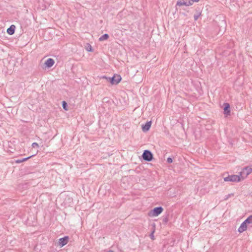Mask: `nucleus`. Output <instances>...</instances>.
<instances>
[{"mask_svg": "<svg viewBox=\"0 0 252 252\" xmlns=\"http://www.w3.org/2000/svg\"><path fill=\"white\" fill-rule=\"evenodd\" d=\"M152 125V121H148L145 124L142 125V130L143 132L148 131Z\"/></svg>", "mask_w": 252, "mask_h": 252, "instance_id": "nucleus-8", "label": "nucleus"}, {"mask_svg": "<svg viewBox=\"0 0 252 252\" xmlns=\"http://www.w3.org/2000/svg\"><path fill=\"white\" fill-rule=\"evenodd\" d=\"M167 162L168 163H171L173 162V158H171V157H168L167 158Z\"/></svg>", "mask_w": 252, "mask_h": 252, "instance_id": "nucleus-21", "label": "nucleus"}, {"mask_svg": "<svg viewBox=\"0 0 252 252\" xmlns=\"http://www.w3.org/2000/svg\"><path fill=\"white\" fill-rule=\"evenodd\" d=\"M155 232V229L153 230V231L151 232V233L150 235V237L152 240H154V233Z\"/></svg>", "mask_w": 252, "mask_h": 252, "instance_id": "nucleus-22", "label": "nucleus"}, {"mask_svg": "<svg viewBox=\"0 0 252 252\" xmlns=\"http://www.w3.org/2000/svg\"><path fill=\"white\" fill-rule=\"evenodd\" d=\"M62 107L65 110H67V104L65 101H62Z\"/></svg>", "mask_w": 252, "mask_h": 252, "instance_id": "nucleus-17", "label": "nucleus"}, {"mask_svg": "<svg viewBox=\"0 0 252 252\" xmlns=\"http://www.w3.org/2000/svg\"><path fill=\"white\" fill-rule=\"evenodd\" d=\"M108 252H114L112 250H109Z\"/></svg>", "mask_w": 252, "mask_h": 252, "instance_id": "nucleus-25", "label": "nucleus"}, {"mask_svg": "<svg viewBox=\"0 0 252 252\" xmlns=\"http://www.w3.org/2000/svg\"><path fill=\"white\" fill-rule=\"evenodd\" d=\"M226 173L223 174V180L225 182H239L241 181V178L240 175H228L227 176L224 177Z\"/></svg>", "mask_w": 252, "mask_h": 252, "instance_id": "nucleus-1", "label": "nucleus"}, {"mask_svg": "<svg viewBox=\"0 0 252 252\" xmlns=\"http://www.w3.org/2000/svg\"><path fill=\"white\" fill-rule=\"evenodd\" d=\"M247 224L244 221H243L238 228V232L239 233H242L244 231H246L247 230Z\"/></svg>", "mask_w": 252, "mask_h": 252, "instance_id": "nucleus-11", "label": "nucleus"}, {"mask_svg": "<svg viewBox=\"0 0 252 252\" xmlns=\"http://www.w3.org/2000/svg\"><path fill=\"white\" fill-rule=\"evenodd\" d=\"M163 211L161 206L154 208L148 212V216L150 217H157L160 215Z\"/></svg>", "mask_w": 252, "mask_h": 252, "instance_id": "nucleus-2", "label": "nucleus"}, {"mask_svg": "<svg viewBox=\"0 0 252 252\" xmlns=\"http://www.w3.org/2000/svg\"><path fill=\"white\" fill-rule=\"evenodd\" d=\"M32 148H38L39 147L38 144L36 142H34L32 145Z\"/></svg>", "mask_w": 252, "mask_h": 252, "instance_id": "nucleus-20", "label": "nucleus"}, {"mask_svg": "<svg viewBox=\"0 0 252 252\" xmlns=\"http://www.w3.org/2000/svg\"><path fill=\"white\" fill-rule=\"evenodd\" d=\"M233 193L228 194L227 196H226V197L224 198V200H226L228 199L230 196H233Z\"/></svg>", "mask_w": 252, "mask_h": 252, "instance_id": "nucleus-23", "label": "nucleus"}, {"mask_svg": "<svg viewBox=\"0 0 252 252\" xmlns=\"http://www.w3.org/2000/svg\"><path fill=\"white\" fill-rule=\"evenodd\" d=\"M88 47L87 48V50L89 52H92L93 51V48L90 44H88Z\"/></svg>", "mask_w": 252, "mask_h": 252, "instance_id": "nucleus-19", "label": "nucleus"}, {"mask_svg": "<svg viewBox=\"0 0 252 252\" xmlns=\"http://www.w3.org/2000/svg\"><path fill=\"white\" fill-rule=\"evenodd\" d=\"M54 63V60L52 58H49L45 61L44 64L46 67L49 68L51 67Z\"/></svg>", "mask_w": 252, "mask_h": 252, "instance_id": "nucleus-9", "label": "nucleus"}, {"mask_svg": "<svg viewBox=\"0 0 252 252\" xmlns=\"http://www.w3.org/2000/svg\"><path fill=\"white\" fill-rule=\"evenodd\" d=\"M252 172V166H246L243 168L242 170L240 172V176L241 179L243 180L246 178Z\"/></svg>", "mask_w": 252, "mask_h": 252, "instance_id": "nucleus-4", "label": "nucleus"}, {"mask_svg": "<svg viewBox=\"0 0 252 252\" xmlns=\"http://www.w3.org/2000/svg\"><path fill=\"white\" fill-rule=\"evenodd\" d=\"M192 4V2L190 1L186 2L183 0H178L176 3V6H182V5H186V6H190Z\"/></svg>", "mask_w": 252, "mask_h": 252, "instance_id": "nucleus-10", "label": "nucleus"}, {"mask_svg": "<svg viewBox=\"0 0 252 252\" xmlns=\"http://www.w3.org/2000/svg\"><path fill=\"white\" fill-rule=\"evenodd\" d=\"M109 37V36L108 34L105 33L99 37V40L100 41L106 40L108 39Z\"/></svg>", "mask_w": 252, "mask_h": 252, "instance_id": "nucleus-15", "label": "nucleus"}, {"mask_svg": "<svg viewBox=\"0 0 252 252\" xmlns=\"http://www.w3.org/2000/svg\"><path fill=\"white\" fill-rule=\"evenodd\" d=\"M69 237L68 236H64L63 238L59 239L58 245L61 247L65 246L68 242Z\"/></svg>", "mask_w": 252, "mask_h": 252, "instance_id": "nucleus-7", "label": "nucleus"}, {"mask_svg": "<svg viewBox=\"0 0 252 252\" xmlns=\"http://www.w3.org/2000/svg\"><path fill=\"white\" fill-rule=\"evenodd\" d=\"M223 113L226 116L230 115V106L227 102L223 103Z\"/></svg>", "mask_w": 252, "mask_h": 252, "instance_id": "nucleus-6", "label": "nucleus"}, {"mask_svg": "<svg viewBox=\"0 0 252 252\" xmlns=\"http://www.w3.org/2000/svg\"><path fill=\"white\" fill-rule=\"evenodd\" d=\"M195 11H196V13L194 15L193 17H194V20L195 21H196L198 19L199 17L200 16L201 12L199 8H196L195 9Z\"/></svg>", "mask_w": 252, "mask_h": 252, "instance_id": "nucleus-14", "label": "nucleus"}, {"mask_svg": "<svg viewBox=\"0 0 252 252\" xmlns=\"http://www.w3.org/2000/svg\"><path fill=\"white\" fill-rule=\"evenodd\" d=\"M142 158L145 161H151L153 159V154L150 150H145L142 154Z\"/></svg>", "mask_w": 252, "mask_h": 252, "instance_id": "nucleus-5", "label": "nucleus"}, {"mask_svg": "<svg viewBox=\"0 0 252 252\" xmlns=\"http://www.w3.org/2000/svg\"><path fill=\"white\" fill-rule=\"evenodd\" d=\"M34 156H35V154L32 155L30 156H29L28 157H27V158H21V159H17V160H15V162L17 163H21L22 162L27 161V160H28L29 159L31 158L32 157H34Z\"/></svg>", "mask_w": 252, "mask_h": 252, "instance_id": "nucleus-13", "label": "nucleus"}, {"mask_svg": "<svg viewBox=\"0 0 252 252\" xmlns=\"http://www.w3.org/2000/svg\"><path fill=\"white\" fill-rule=\"evenodd\" d=\"M247 224L252 223V215L248 217L244 221Z\"/></svg>", "mask_w": 252, "mask_h": 252, "instance_id": "nucleus-16", "label": "nucleus"}, {"mask_svg": "<svg viewBox=\"0 0 252 252\" xmlns=\"http://www.w3.org/2000/svg\"><path fill=\"white\" fill-rule=\"evenodd\" d=\"M103 78H105L107 79V80L112 85H117L118 84L122 79V77L120 75L114 74L112 77H107L104 76Z\"/></svg>", "mask_w": 252, "mask_h": 252, "instance_id": "nucleus-3", "label": "nucleus"}, {"mask_svg": "<svg viewBox=\"0 0 252 252\" xmlns=\"http://www.w3.org/2000/svg\"><path fill=\"white\" fill-rule=\"evenodd\" d=\"M168 221V216H166L163 217V218L162 219L163 223L166 224V223H167Z\"/></svg>", "mask_w": 252, "mask_h": 252, "instance_id": "nucleus-18", "label": "nucleus"}, {"mask_svg": "<svg viewBox=\"0 0 252 252\" xmlns=\"http://www.w3.org/2000/svg\"><path fill=\"white\" fill-rule=\"evenodd\" d=\"M16 27L14 25H12L7 29V33L9 35H13L15 31Z\"/></svg>", "mask_w": 252, "mask_h": 252, "instance_id": "nucleus-12", "label": "nucleus"}, {"mask_svg": "<svg viewBox=\"0 0 252 252\" xmlns=\"http://www.w3.org/2000/svg\"><path fill=\"white\" fill-rule=\"evenodd\" d=\"M199 0H189V1H190V2H192L193 3V2H198Z\"/></svg>", "mask_w": 252, "mask_h": 252, "instance_id": "nucleus-24", "label": "nucleus"}]
</instances>
